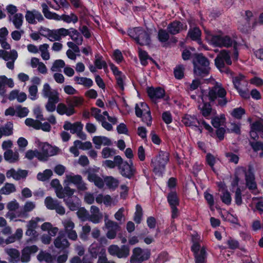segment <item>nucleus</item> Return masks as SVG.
<instances>
[{"instance_id":"1","label":"nucleus","mask_w":263,"mask_h":263,"mask_svg":"<svg viewBox=\"0 0 263 263\" xmlns=\"http://www.w3.org/2000/svg\"><path fill=\"white\" fill-rule=\"evenodd\" d=\"M47 34L44 35L50 41H60L62 37L69 35L71 39L77 45H82L83 41V36L77 30L70 28L69 29L61 28L58 29L46 30Z\"/></svg>"},{"instance_id":"2","label":"nucleus","mask_w":263,"mask_h":263,"mask_svg":"<svg viewBox=\"0 0 263 263\" xmlns=\"http://www.w3.org/2000/svg\"><path fill=\"white\" fill-rule=\"evenodd\" d=\"M227 91L220 84L216 83L215 85L210 89L208 97L211 102L217 101V104L221 106L226 105L228 100L226 98Z\"/></svg>"},{"instance_id":"3","label":"nucleus","mask_w":263,"mask_h":263,"mask_svg":"<svg viewBox=\"0 0 263 263\" xmlns=\"http://www.w3.org/2000/svg\"><path fill=\"white\" fill-rule=\"evenodd\" d=\"M128 34L141 46H148L151 44L150 34L141 27L129 29Z\"/></svg>"},{"instance_id":"4","label":"nucleus","mask_w":263,"mask_h":263,"mask_svg":"<svg viewBox=\"0 0 263 263\" xmlns=\"http://www.w3.org/2000/svg\"><path fill=\"white\" fill-rule=\"evenodd\" d=\"M41 7L42 8V12L45 17L47 19L55 21L63 20L67 23L72 22L74 24L78 21V17L74 13H71L70 15L63 14L59 15L56 13L50 11L48 6L45 3L42 4Z\"/></svg>"},{"instance_id":"5","label":"nucleus","mask_w":263,"mask_h":263,"mask_svg":"<svg viewBox=\"0 0 263 263\" xmlns=\"http://www.w3.org/2000/svg\"><path fill=\"white\" fill-rule=\"evenodd\" d=\"M170 154L167 152L160 151L158 154L151 160V166L156 174H161L169 161Z\"/></svg>"},{"instance_id":"6","label":"nucleus","mask_w":263,"mask_h":263,"mask_svg":"<svg viewBox=\"0 0 263 263\" xmlns=\"http://www.w3.org/2000/svg\"><path fill=\"white\" fill-rule=\"evenodd\" d=\"M232 82L234 88L242 98H250V92L248 88V83L243 75L239 74L233 77Z\"/></svg>"},{"instance_id":"7","label":"nucleus","mask_w":263,"mask_h":263,"mask_svg":"<svg viewBox=\"0 0 263 263\" xmlns=\"http://www.w3.org/2000/svg\"><path fill=\"white\" fill-rule=\"evenodd\" d=\"M118 169L121 175L124 178L131 179L136 174V169L132 160L124 161L121 158Z\"/></svg>"},{"instance_id":"8","label":"nucleus","mask_w":263,"mask_h":263,"mask_svg":"<svg viewBox=\"0 0 263 263\" xmlns=\"http://www.w3.org/2000/svg\"><path fill=\"white\" fill-rule=\"evenodd\" d=\"M61 152L60 149L57 146H52L47 143L41 145V151H39V160L46 161L48 158L58 155Z\"/></svg>"},{"instance_id":"9","label":"nucleus","mask_w":263,"mask_h":263,"mask_svg":"<svg viewBox=\"0 0 263 263\" xmlns=\"http://www.w3.org/2000/svg\"><path fill=\"white\" fill-rule=\"evenodd\" d=\"M224 62L228 65L232 64L229 52L226 50H222L215 58V63L220 71L228 72L229 69L226 67Z\"/></svg>"},{"instance_id":"10","label":"nucleus","mask_w":263,"mask_h":263,"mask_svg":"<svg viewBox=\"0 0 263 263\" xmlns=\"http://www.w3.org/2000/svg\"><path fill=\"white\" fill-rule=\"evenodd\" d=\"M150 256V250L136 247L132 251V254L130 257V263H142L148 260Z\"/></svg>"},{"instance_id":"11","label":"nucleus","mask_w":263,"mask_h":263,"mask_svg":"<svg viewBox=\"0 0 263 263\" xmlns=\"http://www.w3.org/2000/svg\"><path fill=\"white\" fill-rule=\"evenodd\" d=\"M254 168L253 165L249 164L248 171L246 172V169L242 168V171L245 173V181L247 187L252 193L256 195L258 193L257 183L255 181V175L253 173Z\"/></svg>"},{"instance_id":"12","label":"nucleus","mask_w":263,"mask_h":263,"mask_svg":"<svg viewBox=\"0 0 263 263\" xmlns=\"http://www.w3.org/2000/svg\"><path fill=\"white\" fill-rule=\"evenodd\" d=\"M210 41L212 45L219 47H229L236 42L230 36L222 34L211 35Z\"/></svg>"},{"instance_id":"13","label":"nucleus","mask_w":263,"mask_h":263,"mask_svg":"<svg viewBox=\"0 0 263 263\" xmlns=\"http://www.w3.org/2000/svg\"><path fill=\"white\" fill-rule=\"evenodd\" d=\"M107 251L110 255L119 258H126L130 254L129 247L125 245L121 247L116 245H111L108 247Z\"/></svg>"},{"instance_id":"14","label":"nucleus","mask_w":263,"mask_h":263,"mask_svg":"<svg viewBox=\"0 0 263 263\" xmlns=\"http://www.w3.org/2000/svg\"><path fill=\"white\" fill-rule=\"evenodd\" d=\"M64 182L66 185L73 184L77 189L81 191H85L87 190L86 183L84 182L82 177L80 175L70 174L66 175Z\"/></svg>"},{"instance_id":"15","label":"nucleus","mask_w":263,"mask_h":263,"mask_svg":"<svg viewBox=\"0 0 263 263\" xmlns=\"http://www.w3.org/2000/svg\"><path fill=\"white\" fill-rule=\"evenodd\" d=\"M46 207L50 210H55L57 213L63 215L65 214V208L61 204V202L50 196L47 197L44 201Z\"/></svg>"},{"instance_id":"16","label":"nucleus","mask_w":263,"mask_h":263,"mask_svg":"<svg viewBox=\"0 0 263 263\" xmlns=\"http://www.w3.org/2000/svg\"><path fill=\"white\" fill-rule=\"evenodd\" d=\"M62 223L68 238L73 241L77 240L78 235L76 230H74L75 224L71 219L70 218L65 219L62 220Z\"/></svg>"},{"instance_id":"17","label":"nucleus","mask_w":263,"mask_h":263,"mask_svg":"<svg viewBox=\"0 0 263 263\" xmlns=\"http://www.w3.org/2000/svg\"><path fill=\"white\" fill-rule=\"evenodd\" d=\"M250 135L254 140L258 139V135L263 139V121H257L251 125Z\"/></svg>"},{"instance_id":"18","label":"nucleus","mask_w":263,"mask_h":263,"mask_svg":"<svg viewBox=\"0 0 263 263\" xmlns=\"http://www.w3.org/2000/svg\"><path fill=\"white\" fill-rule=\"evenodd\" d=\"M26 21L31 24H36L37 21L42 22L44 18L41 13L36 10H27L25 15Z\"/></svg>"},{"instance_id":"19","label":"nucleus","mask_w":263,"mask_h":263,"mask_svg":"<svg viewBox=\"0 0 263 263\" xmlns=\"http://www.w3.org/2000/svg\"><path fill=\"white\" fill-rule=\"evenodd\" d=\"M28 171L18 169L16 171L14 168H11L6 172V175L8 178H12L15 180L25 179L28 175Z\"/></svg>"},{"instance_id":"20","label":"nucleus","mask_w":263,"mask_h":263,"mask_svg":"<svg viewBox=\"0 0 263 263\" xmlns=\"http://www.w3.org/2000/svg\"><path fill=\"white\" fill-rule=\"evenodd\" d=\"M54 247L60 250L65 251L70 246V243L65 237L63 233L60 232L59 235L54 239L53 241Z\"/></svg>"},{"instance_id":"21","label":"nucleus","mask_w":263,"mask_h":263,"mask_svg":"<svg viewBox=\"0 0 263 263\" xmlns=\"http://www.w3.org/2000/svg\"><path fill=\"white\" fill-rule=\"evenodd\" d=\"M38 248L35 245L26 247L22 250V255H20V261L22 262H28L30 260V254L36 253Z\"/></svg>"},{"instance_id":"22","label":"nucleus","mask_w":263,"mask_h":263,"mask_svg":"<svg viewBox=\"0 0 263 263\" xmlns=\"http://www.w3.org/2000/svg\"><path fill=\"white\" fill-rule=\"evenodd\" d=\"M90 214L87 219L94 223H99L103 219V214L100 212L99 209L95 205H92L90 210Z\"/></svg>"},{"instance_id":"23","label":"nucleus","mask_w":263,"mask_h":263,"mask_svg":"<svg viewBox=\"0 0 263 263\" xmlns=\"http://www.w3.org/2000/svg\"><path fill=\"white\" fill-rule=\"evenodd\" d=\"M187 26L185 25L184 27L183 24L179 21H173L170 23L167 27V31L170 34L175 35L179 33L183 29L186 30Z\"/></svg>"},{"instance_id":"24","label":"nucleus","mask_w":263,"mask_h":263,"mask_svg":"<svg viewBox=\"0 0 263 263\" xmlns=\"http://www.w3.org/2000/svg\"><path fill=\"white\" fill-rule=\"evenodd\" d=\"M83 125L81 122H76L71 123L69 121L64 122L63 128L65 130H70L72 134H77L79 132L82 130Z\"/></svg>"},{"instance_id":"25","label":"nucleus","mask_w":263,"mask_h":263,"mask_svg":"<svg viewBox=\"0 0 263 263\" xmlns=\"http://www.w3.org/2000/svg\"><path fill=\"white\" fill-rule=\"evenodd\" d=\"M148 95L153 101H156L159 99L162 98L165 95V91L160 87L154 88L153 87L149 88L147 90Z\"/></svg>"},{"instance_id":"26","label":"nucleus","mask_w":263,"mask_h":263,"mask_svg":"<svg viewBox=\"0 0 263 263\" xmlns=\"http://www.w3.org/2000/svg\"><path fill=\"white\" fill-rule=\"evenodd\" d=\"M36 207L34 202L28 201L24 205L22 209L20 211V215L22 218H27L29 216V213L33 211Z\"/></svg>"},{"instance_id":"27","label":"nucleus","mask_w":263,"mask_h":263,"mask_svg":"<svg viewBox=\"0 0 263 263\" xmlns=\"http://www.w3.org/2000/svg\"><path fill=\"white\" fill-rule=\"evenodd\" d=\"M5 85L10 88H13L14 86L13 81L11 78H7L5 76H0V95L4 96L6 92Z\"/></svg>"},{"instance_id":"28","label":"nucleus","mask_w":263,"mask_h":263,"mask_svg":"<svg viewBox=\"0 0 263 263\" xmlns=\"http://www.w3.org/2000/svg\"><path fill=\"white\" fill-rule=\"evenodd\" d=\"M5 252L9 256V261L10 263H18L20 261V253L14 248H6Z\"/></svg>"},{"instance_id":"29","label":"nucleus","mask_w":263,"mask_h":263,"mask_svg":"<svg viewBox=\"0 0 263 263\" xmlns=\"http://www.w3.org/2000/svg\"><path fill=\"white\" fill-rule=\"evenodd\" d=\"M92 141L95 144L97 149H100L101 145L105 146H110L112 145L111 141L105 136H95L92 138Z\"/></svg>"},{"instance_id":"30","label":"nucleus","mask_w":263,"mask_h":263,"mask_svg":"<svg viewBox=\"0 0 263 263\" xmlns=\"http://www.w3.org/2000/svg\"><path fill=\"white\" fill-rule=\"evenodd\" d=\"M75 192V189H71L68 185H67L64 188H60L59 190L57 191V196L61 199H64L65 197L70 198Z\"/></svg>"},{"instance_id":"31","label":"nucleus","mask_w":263,"mask_h":263,"mask_svg":"<svg viewBox=\"0 0 263 263\" xmlns=\"http://www.w3.org/2000/svg\"><path fill=\"white\" fill-rule=\"evenodd\" d=\"M4 157L6 161L14 163L19 160V154L17 151L14 152L12 149H7L4 153Z\"/></svg>"},{"instance_id":"32","label":"nucleus","mask_w":263,"mask_h":263,"mask_svg":"<svg viewBox=\"0 0 263 263\" xmlns=\"http://www.w3.org/2000/svg\"><path fill=\"white\" fill-rule=\"evenodd\" d=\"M42 95L46 98H53V97H59V93L55 89H52L48 83L43 85Z\"/></svg>"},{"instance_id":"33","label":"nucleus","mask_w":263,"mask_h":263,"mask_svg":"<svg viewBox=\"0 0 263 263\" xmlns=\"http://www.w3.org/2000/svg\"><path fill=\"white\" fill-rule=\"evenodd\" d=\"M106 251L105 249L102 248L98 243L91 244L89 248V252L90 256L93 258H97L99 255Z\"/></svg>"},{"instance_id":"34","label":"nucleus","mask_w":263,"mask_h":263,"mask_svg":"<svg viewBox=\"0 0 263 263\" xmlns=\"http://www.w3.org/2000/svg\"><path fill=\"white\" fill-rule=\"evenodd\" d=\"M57 111L61 115L64 114L68 116H70L75 113L74 109L70 107L69 106L66 105L64 103H59L57 107Z\"/></svg>"},{"instance_id":"35","label":"nucleus","mask_w":263,"mask_h":263,"mask_svg":"<svg viewBox=\"0 0 263 263\" xmlns=\"http://www.w3.org/2000/svg\"><path fill=\"white\" fill-rule=\"evenodd\" d=\"M182 122L186 126H199L200 120L197 119L195 116L185 115L182 118Z\"/></svg>"},{"instance_id":"36","label":"nucleus","mask_w":263,"mask_h":263,"mask_svg":"<svg viewBox=\"0 0 263 263\" xmlns=\"http://www.w3.org/2000/svg\"><path fill=\"white\" fill-rule=\"evenodd\" d=\"M201 32L199 28L194 27L193 29H190L187 36L192 40L197 41L199 44H201Z\"/></svg>"},{"instance_id":"37","label":"nucleus","mask_w":263,"mask_h":263,"mask_svg":"<svg viewBox=\"0 0 263 263\" xmlns=\"http://www.w3.org/2000/svg\"><path fill=\"white\" fill-rule=\"evenodd\" d=\"M87 179L89 181L93 182L100 189L103 187L105 182L98 175L93 173H89Z\"/></svg>"},{"instance_id":"38","label":"nucleus","mask_w":263,"mask_h":263,"mask_svg":"<svg viewBox=\"0 0 263 263\" xmlns=\"http://www.w3.org/2000/svg\"><path fill=\"white\" fill-rule=\"evenodd\" d=\"M83 99L80 97H69L66 99V103L70 107L74 109L75 107H78L82 104Z\"/></svg>"},{"instance_id":"39","label":"nucleus","mask_w":263,"mask_h":263,"mask_svg":"<svg viewBox=\"0 0 263 263\" xmlns=\"http://www.w3.org/2000/svg\"><path fill=\"white\" fill-rule=\"evenodd\" d=\"M194 71L196 75L200 77H205L209 73L210 69L204 66L197 65V63L193 61Z\"/></svg>"},{"instance_id":"40","label":"nucleus","mask_w":263,"mask_h":263,"mask_svg":"<svg viewBox=\"0 0 263 263\" xmlns=\"http://www.w3.org/2000/svg\"><path fill=\"white\" fill-rule=\"evenodd\" d=\"M149 107L144 102H141L140 104H136L135 106V114L137 117H142L146 112L149 111Z\"/></svg>"},{"instance_id":"41","label":"nucleus","mask_w":263,"mask_h":263,"mask_svg":"<svg viewBox=\"0 0 263 263\" xmlns=\"http://www.w3.org/2000/svg\"><path fill=\"white\" fill-rule=\"evenodd\" d=\"M9 20L11 21L15 27L19 29L23 22V15L22 13H16L13 16H9Z\"/></svg>"},{"instance_id":"42","label":"nucleus","mask_w":263,"mask_h":263,"mask_svg":"<svg viewBox=\"0 0 263 263\" xmlns=\"http://www.w3.org/2000/svg\"><path fill=\"white\" fill-rule=\"evenodd\" d=\"M195 58L196 61H194L197 65L204 66V67L210 69L209 67L210 63L208 59L204 57L202 54H195Z\"/></svg>"},{"instance_id":"43","label":"nucleus","mask_w":263,"mask_h":263,"mask_svg":"<svg viewBox=\"0 0 263 263\" xmlns=\"http://www.w3.org/2000/svg\"><path fill=\"white\" fill-rule=\"evenodd\" d=\"M121 157L117 155L114 157V160H106L103 162V165L109 168H114L115 167L118 166Z\"/></svg>"},{"instance_id":"44","label":"nucleus","mask_w":263,"mask_h":263,"mask_svg":"<svg viewBox=\"0 0 263 263\" xmlns=\"http://www.w3.org/2000/svg\"><path fill=\"white\" fill-rule=\"evenodd\" d=\"M16 187L14 184L6 183L0 190V193L4 195H9L16 191Z\"/></svg>"},{"instance_id":"45","label":"nucleus","mask_w":263,"mask_h":263,"mask_svg":"<svg viewBox=\"0 0 263 263\" xmlns=\"http://www.w3.org/2000/svg\"><path fill=\"white\" fill-rule=\"evenodd\" d=\"M60 101L59 97H53L48 99V102L45 105L46 110L49 112H53L56 109L55 104Z\"/></svg>"},{"instance_id":"46","label":"nucleus","mask_w":263,"mask_h":263,"mask_svg":"<svg viewBox=\"0 0 263 263\" xmlns=\"http://www.w3.org/2000/svg\"><path fill=\"white\" fill-rule=\"evenodd\" d=\"M74 80L77 84L83 85L87 87H90L93 84L91 79L85 77H75Z\"/></svg>"},{"instance_id":"47","label":"nucleus","mask_w":263,"mask_h":263,"mask_svg":"<svg viewBox=\"0 0 263 263\" xmlns=\"http://www.w3.org/2000/svg\"><path fill=\"white\" fill-rule=\"evenodd\" d=\"M206 255L205 248L202 247L200 253L194 255L195 263H206Z\"/></svg>"},{"instance_id":"48","label":"nucleus","mask_w":263,"mask_h":263,"mask_svg":"<svg viewBox=\"0 0 263 263\" xmlns=\"http://www.w3.org/2000/svg\"><path fill=\"white\" fill-rule=\"evenodd\" d=\"M103 57L99 55L98 54L95 55V61L94 64L97 68L101 69L104 68L106 69L107 68V65L106 62L102 60Z\"/></svg>"},{"instance_id":"49","label":"nucleus","mask_w":263,"mask_h":263,"mask_svg":"<svg viewBox=\"0 0 263 263\" xmlns=\"http://www.w3.org/2000/svg\"><path fill=\"white\" fill-rule=\"evenodd\" d=\"M37 259L40 261H45L47 263H52L53 261V257L51 254L47 252H42L37 256Z\"/></svg>"},{"instance_id":"50","label":"nucleus","mask_w":263,"mask_h":263,"mask_svg":"<svg viewBox=\"0 0 263 263\" xmlns=\"http://www.w3.org/2000/svg\"><path fill=\"white\" fill-rule=\"evenodd\" d=\"M167 198L168 202L171 207L177 206L179 205V199L175 192H171L168 194Z\"/></svg>"},{"instance_id":"51","label":"nucleus","mask_w":263,"mask_h":263,"mask_svg":"<svg viewBox=\"0 0 263 263\" xmlns=\"http://www.w3.org/2000/svg\"><path fill=\"white\" fill-rule=\"evenodd\" d=\"M104 182L109 189H115L119 185L118 180L111 176L106 177L104 179Z\"/></svg>"},{"instance_id":"52","label":"nucleus","mask_w":263,"mask_h":263,"mask_svg":"<svg viewBox=\"0 0 263 263\" xmlns=\"http://www.w3.org/2000/svg\"><path fill=\"white\" fill-rule=\"evenodd\" d=\"M202 115L206 118H208L212 112V107L209 103H204L203 105L199 106Z\"/></svg>"},{"instance_id":"53","label":"nucleus","mask_w":263,"mask_h":263,"mask_svg":"<svg viewBox=\"0 0 263 263\" xmlns=\"http://www.w3.org/2000/svg\"><path fill=\"white\" fill-rule=\"evenodd\" d=\"M250 145L254 152L260 151L259 156L263 157V142L260 141L250 142Z\"/></svg>"},{"instance_id":"54","label":"nucleus","mask_w":263,"mask_h":263,"mask_svg":"<svg viewBox=\"0 0 263 263\" xmlns=\"http://www.w3.org/2000/svg\"><path fill=\"white\" fill-rule=\"evenodd\" d=\"M143 216V210L141 206L138 204L136 206V211L134 214V220L136 223H140Z\"/></svg>"},{"instance_id":"55","label":"nucleus","mask_w":263,"mask_h":263,"mask_svg":"<svg viewBox=\"0 0 263 263\" xmlns=\"http://www.w3.org/2000/svg\"><path fill=\"white\" fill-rule=\"evenodd\" d=\"M0 129L5 136H10L13 134V124L11 122H7L4 126L1 127Z\"/></svg>"},{"instance_id":"56","label":"nucleus","mask_w":263,"mask_h":263,"mask_svg":"<svg viewBox=\"0 0 263 263\" xmlns=\"http://www.w3.org/2000/svg\"><path fill=\"white\" fill-rule=\"evenodd\" d=\"M44 220L45 219L43 217H36L32 218L31 220L28 221L26 227L35 230L37 227V223L39 222H43Z\"/></svg>"},{"instance_id":"57","label":"nucleus","mask_w":263,"mask_h":263,"mask_svg":"<svg viewBox=\"0 0 263 263\" xmlns=\"http://www.w3.org/2000/svg\"><path fill=\"white\" fill-rule=\"evenodd\" d=\"M25 123L27 126L32 127L35 129H40L41 128V122L38 120L27 118L25 121Z\"/></svg>"},{"instance_id":"58","label":"nucleus","mask_w":263,"mask_h":263,"mask_svg":"<svg viewBox=\"0 0 263 263\" xmlns=\"http://www.w3.org/2000/svg\"><path fill=\"white\" fill-rule=\"evenodd\" d=\"M52 175V172L51 170L47 169L43 173H39L37 175V178L39 180L44 181L48 180Z\"/></svg>"},{"instance_id":"59","label":"nucleus","mask_w":263,"mask_h":263,"mask_svg":"<svg viewBox=\"0 0 263 263\" xmlns=\"http://www.w3.org/2000/svg\"><path fill=\"white\" fill-rule=\"evenodd\" d=\"M49 45L47 44H44L39 47V50L41 52L42 58L45 60H47L50 58V54L48 51Z\"/></svg>"},{"instance_id":"60","label":"nucleus","mask_w":263,"mask_h":263,"mask_svg":"<svg viewBox=\"0 0 263 263\" xmlns=\"http://www.w3.org/2000/svg\"><path fill=\"white\" fill-rule=\"evenodd\" d=\"M184 67L182 65L177 66L174 70L175 77L177 79H181L184 77Z\"/></svg>"},{"instance_id":"61","label":"nucleus","mask_w":263,"mask_h":263,"mask_svg":"<svg viewBox=\"0 0 263 263\" xmlns=\"http://www.w3.org/2000/svg\"><path fill=\"white\" fill-rule=\"evenodd\" d=\"M168 33L169 32L164 29H160L158 33V38L159 41L162 43L167 42L170 38Z\"/></svg>"},{"instance_id":"62","label":"nucleus","mask_w":263,"mask_h":263,"mask_svg":"<svg viewBox=\"0 0 263 263\" xmlns=\"http://www.w3.org/2000/svg\"><path fill=\"white\" fill-rule=\"evenodd\" d=\"M222 195H221L220 198L224 203L227 205H229L231 203V196L230 192L227 190H222Z\"/></svg>"},{"instance_id":"63","label":"nucleus","mask_w":263,"mask_h":263,"mask_svg":"<svg viewBox=\"0 0 263 263\" xmlns=\"http://www.w3.org/2000/svg\"><path fill=\"white\" fill-rule=\"evenodd\" d=\"M139 57L141 62V64L144 66L147 65L148 63L147 60H148L149 58L147 53L146 51L139 49Z\"/></svg>"},{"instance_id":"64","label":"nucleus","mask_w":263,"mask_h":263,"mask_svg":"<svg viewBox=\"0 0 263 263\" xmlns=\"http://www.w3.org/2000/svg\"><path fill=\"white\" fill-rule=\"evenodd\" d=\"M116 154V151L108 147L104 148L101 152L102 157L104 159L108 158Z\"/></svg>"}]
</instances>
